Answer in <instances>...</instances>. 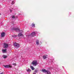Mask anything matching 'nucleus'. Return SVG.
Instances as JSON below:
<instances>
[{
  "instance_id": "nucleus-4",
  "label": "nucleus",
  "mask_w": 74,
  "mask_h": 74,
  "mask_svg": "<svg viewBox=\"0 0 74 74\" xmlns=\"http://www.w3.org/2000/svg\"><path fill=\"white\" fill-rule=\"evenodd\" d=\"M13 45L14 46V47H16L17 48H19V47H20L19 44L16 42L14 43V44H13Z\"/></svg>"
},
{
  "instance_id": "nucleus-19",
  "label": "nucleus",
  "mask_w": 74,
  "mask_h": 74,
  "mask_svg": "<svg viewBox=\"0 0 74 74\" xmlns=\"http://www.w3.org/2000/svg\"><path fill=\"white\" fill-rule=\"evenodd\" d=\"M12 37H14V38H15V37H16L17 36L15 35H12Z\"/></svg>"
},
{
  "instance_id": "nucleus-14",
  "label": "nucleus",
  "mask_w": 74,
  "mask_h": 74,
  "mask_svg": "<svg viewBox=\"0 0 74 74\" xmlns=\"http://www.w3.org/2000/svg\"><path fill=\"white\" fill-rule=\"evenodd\" d=\"M18 29H19V31H17V32H19V33H23V30H21V31L19 29V28H18Z\"/></svg>"
},
{
  "instance_id": "nucleus-25",
  "label": "nucleus",
  "mask_w": 74,
  "mask_h": 74,
  "mask_svg": "<svg viewBox=\"0 0 74 74\" xmlns=\"http://www.w3.org/2000/svg\"><path fill=\"white\" fill-rule=\"evenodd\" d=\"M33 74H36V73L35 72H34V73Z\"/></svg>"
},
{
  "instance_id": "nucleus-6",
  "label": "nucleus",
  "mask_w": 74,
  "mask_h": 74,
  "mask_svg": "<svg viewBox=\"0 0 74 74\" xmlns=\"http://www.w3.org/2000/svg\"><path fill=\"white\" fill-rule=\"evenodd\" d=\"M32 64L36 66L37 64V62L36 61L34 60L32 62Z\"/></svg>"
},
{
  "instance_id": "nucleus-10",
  "label": "nucleus",
  "mask_w": 74,
  "mask_h": 74,
  "mask_svg": "<svg viewBox=\"0 0 74 74\" xmlns=\"http://www.w3.org/2000/svg\"><path fill=\"white\" fill-rule=\"evenodd\" d=\"M1 37H4L5 36V33L4 32H3L1 33Z\"/></svg>"
},
{
  "instance_id": "nucleus-9",
  "label": "nucleus",
  "mask_w": 74,
  "mask_h": 74,
  "mask_svg": "<svg viewBox=\"0 0 74 74\" xmlns=\"http://www.w3.org/2000/svg\"><path fill=\"white\" fill-rule=\"evenodd\" d=\"M47 58H48V56L47 55H44L43 56V59H47Z\"/></svg>"
},
{
  "instance_id": "nucleus-18",
  "label": "nucleus",
  "mask_w": 74,
  "mask_h": 74,
  "mask_svg": "<svg viewBox=\"0 0 74 74\" xmlns=\"http://www.w3.org/2000/svg\"><path fill=\"white\" fill-rule=\"evenodd\" d=\"M15 3V0L12 1V2L11 4L12 5L14 4Z\"/></svg>"
},
{
  "instance_id": "nucleus-28",
  "label": "nucleus",
  "mask_w": 74,
  "mask_h": 74,
  "mask_svg": "<svg viewBox=\"0 0 74 74\" xmlns=\"http://www.w3.org/2000/svg\"><path fill=\"white\" fill-rule=\"evenodd\" d=\"M27 32H29V31H28Z\"/></svg>"
},
{
  "instance_id": "nucleus-1",
  "label": "nucleus",
  "mask_w": 74,
  "mask_h": 74,
  "mask_svg": "<svg viewBox=\"0 0 74 74\" xmlns=\"http://www.w3.org/2000/svg\"><path fill=\"white\" fill-rule=\"evenodd\" d=\"M38 33L37 32H34L32 33L30 35H29V34L28 35H27L26 36V37H27L28 38H29V37L31 36V37H33L36 36V34H37Z\"/></svg>"
},
{
  "instance_id": "nucleus-2",
  "label": "nucleus",
  "mask_w": 74,
  "mask_h": 74,
  "mask_svg": "<svg viewBox=\"0 0 74 74\" xmlns=\"http://www.w3.org/2000/svg\"><path fill=\"white\" fill-rule=\"evenodd\" d=\"M9 9L10 10V12H12V10H14L15 11H16V10L18 9V8L17 6H14L12 8V7H11V6H10L9 7Z\"/></svg>"
},
{
  "instance_id": "nucleus-7",
  "label": "nucleus",
  "mask_w": 74,
  "mask_h": 74,
  "mask_svg": "<svg viewBox=\"0 0 74 74\" xmlns=\"http://www.w3.org/2000/svg\"><path fill=\"white\" fill-rule=\"evenodd\" d=\"M4 46H3V48H8V45L6 43H4Z\"/></svg>"
},
{
  "instance_id": "nucleus-5",
  "label": "nucleus",
  "mask_w": 74,
  "mask_h": 74,
  "mask_svg": "<svg viewBox=\"0 0 74 74\" xmlns=\"http://www.w3.org/2000/svg\"><path fill=\"white\" fill-rule=\"evenodd\" d=\"M18 28H15V27H13L11 29V30H15L16 32H18L19 31V29H18Z\"/></svg>"
},
{
  "instance_id": "nucleus-17",
  "label": "nucleus",
  "mask_w": 74,
  "mask_h": 74,
  "mask_svg": "<svg viewBox=\"0 0 74 74\" xmlns=\"http://www.w3.org/2000/svg\"><path fill=\"white\" fill-rule=\"evenodd\" d=\"M3 57L4 59H5V58H6L7 57V56H5V55H3Z\"/></svg>"
},
{
  "instance_id": "nucleus-8",
  "label": "nucleus",
  "mask_w": 74,
  "mask_h": 74,
  "mask_svg": "<svg viewBox=\"0 0 74 74\" xmlns=\"http://www.w3.org/2000/svg\"><path fill=\"white\" fill-rule=\"evenodd\" d=\"M3 66L5 67V68H12V66L11 65H3Z\"/></svg>"
},
{
  "instance_id": "nucleus-21",
  "label": "nucleus",
  "mask_w": 74,
  "mask_h": 74,
  "mask_svg": "<svg viewBox=\"0 0 74 74\" xmlns=\"http://www.w3.org/2000/svg\"><path fill=\"white\" fill-rule=\"evenodd\" d=\"M12 17L13 19H15V18L14 16H12Z\"/></svg>"
},
{
  "instance_id": "nucleus-3",
  "label": "nucleus",
  "mask_w": 74,
  "mask_h": 74,
  "mask_svg": "<svg viewBox=\"0 0 74 74\" xmlns=\"http://www.w3.org/2000/svg\"><path fill=\"white\" fill-rule=\"evenodd\" d=\"M42 71L43 73H46L47 74H51V72L49 70H46L45 69H42Z\"/></svg>"
},
{
  "instance_id": "nucleus-12",
  "label": "nucleus",
  "mask_w": 74,
  "mask_h": 74,
  "mask_svg": "<svg viewBox=\"0 0 74 74\" xmlns=\"http://www.w3.org/2000/svg\"><path fill=\"white\" fill-rule=\"evenodd\" d=\"M7 51V49H2V51L3 53H5Z\"/></svg>"
},
{
  "instance_id": "nucleus-20",
  "label": "nucleus",
  "mask_w": 74,
  "mask_h": 74,
  "mask_svg": "<svg viewBox=\"0 0 74 74\" xmlns=\"http://www.w3.org/2000/svg\"><path fill=\"white\" fill-rule=\"evenodd\" d=\"M27 72H30V71H31V70H30V69H28L27 70Z\"/></svg>"
},
{
  "instance_id": "nucleus-23",
  "label": "nucleus",
  "mask_w": 74,
  "mask_h": 74,
  "mask_svg": "<svg viewBox=\"0 0 74 74\" xmlns=\"http://www.w3.org/2000/svg\"><path fill=\"white\" fill-rule=\"evenodd\" d=\"M35 73H37L38 72V71H37V70H36V71H35Z\"/></svg>"
},
{
  "instance_id": "nucleus-13",
  "label": "nucleus",
  "mask_w": 74,
  "mask_h": 74,
  "mask_svg": "<svg viewBox=\"0 0 74 74\" xmlns=\"http://www.w3.org/2000/svg\"><path fill=\"white\" fill-rule=\"evenodd\" d=\"M18 37H21V36H23V35L22 34V33H19L18 35Z\"/></svg>"
},
{
  "instance_id": "nucleus-11",
  "label": "nucleus",
  "mask_w": 74,
  "mask_h": 74,
  "mask_svg": "<svg viewBox=\"0 0 74 74\" xmlns=\"http://www.w3.org/2000/svg\"><path fill=\"white\" fill-rule=\"evenodd\" d=\"M31 26L32 27H36V26H35V24L33 23H32L31 25Z\"/></svg>"
},
{
  "instance_id": "nucleus-24",
  "label": "nucleus",
  "mask_w": 74,
  "mask_h": 74,
  "mask_svg": "<svg viewBox=\"0 0 74 74\" xmlns=\"http://www.w3.org/2000/svg\"><path fill=\"white\" fill-rule=\"evenodd\" d=\"M71 12H70L69 14V15H71Z\"/></svg>"
},
{
  "instance_id": "nucleus-15",
  "label": "nucleus",
  "mask_w": 74,
  "mask_h": 74,
  "mask_svg": "<svg viewBox=\"0 0 74 74\" xmlns=\"http://www.w3.org/2000/svg\"><path fill=\"white\" fill-rule=\"evenodd\" d=\"M36 43L37 44V45H39V41L38 40H37L36 41Z\"/></svg>"
},
{
  "instance_id": "nucleus-16",
  "label": "nucleus",
  "mask_w": 74,
  "mask_h": 74,
  "mask_svg": "<svg viewBox=\"0 0 74 74\" xmlns=\"http://www.w3.org/2000/svg\"><path fill=\"white\" fill-rule=\"evenodd\" d=\"M30 68L32 69V70H34V68L33 66H30Z\"/></svg>"
},
{
  "instance_id": "nucleus-27",
  "label": "nucleus",
  "mask_w": 74,
  "mask_h": 74,
  "mask_svg": "<svg viewBox=\"0 0 74 74\" xmlns=\"http://www.w3.org/2000/svg\"><path fill=\"white\" fill-rule=\"evenodd\" d=\"M0 15H1V13H0Z\"/></svg>"
},
{
  "instance_id": "nucleus-22",
  "label": "nucleus",
  "mask_w": 74,
  "mask_h": 74,
  "mask_svg": "<svg viewBox=\"0 0 74 74\" xmlns=\"http://www.w3.org/2000/svg\"><path fill=\"white\" fill-rule=\"evenodd\" d=\"M12 64H13V65H14V66H16V63Z\"/></svg>"
},
{
  "instance_id": "nucleus-26",
  "label": "nucleus",
  "mask_w": 74,
  "mask_h": 74,
  "mask_svg": "<svg viewBox=\"0 0 74 74\" xmlns=\"http://www.w3.org/2000/svg\"><path fill=\"white\" fill-rule=\"evenodd\" d=\"M0 74H3V73H0Z\"/></svg>"
}]
</instances>
